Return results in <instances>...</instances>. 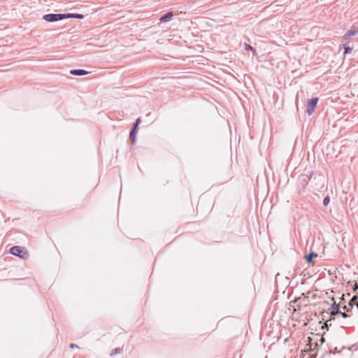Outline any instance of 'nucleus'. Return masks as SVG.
Returning <instances> with one entry per match:
<instances>
[{
    "mask_svg": "<svg viewBox=\"0 0 358 358\" xmlns=\"http://www.w3.org/2000/svg\"><path fill=\"white\" fill-rule=\"evenodd\" d=\"M69 73L71 75L76 76H82L88 73V72L84 69H72Z\"/></svg>",
    "mask_w": 358,
    "mask_h": 358,
    "instance_id": "nucleus-7",
    "label": "nucleus"
},
{
    "mask_svg": "<svg viewBox=\"0 0 358 358\" xmlns=\"http://www.w3.org/2000/svg\"><path fill=\"white\" fill-rule=\"evenodd\" d=\"M358 34V29H355L354 27L349 29L343 36L345 39L350 38L352 36H355Z\"/></svg>",
    "mask_w": 358,
    "mask_h": 358,
    "instance_id": "nucleus-8",
    "label": "nucleus"
},
{
    "mask_svg": "<svg viewBox=\"0 0 358 358\" xmlns=\"http://www.w3.org/2000/svg\"><path fill=\"white\" fill-rule=\"evenodd\" d=\"M10 253L22 259H26L28 257V252L24 250L23 247L19 245L13 246L10 249Z\"/></svg>",
    "mask_w": 358,
    "mask_h": 358,
    "instance_id": "nucleus-2",
    "label": "nucleus"
},
{
    "mask_svg": "<svg viewBox=\"0 0 358 358\" xmlns=\"http://www.w3.org/2000/svg\"><path fill=\"white\" fill-rule=\"evenodd\" d=\"M319 99L317 97H314L310 99H308L307 105H306V113L308 115L313 114L315 111V107L318 102Z\"/></svg>",
    "mask_w": 358,
    "mask_h": 358,
    "instance_id": "nucleus-4",
    "label": "nucleus"
},
{
    "mask_svg": "<svg viewBox=\"0 0 358 358\" xmlns=\"http://www.w3.org/2000/svg\"><path fill=\"white\" fill-rule=\"evenodd\" d=\"M141 118H137L135 122L134 123L131 129H135L136 130H138V127L139 124L141 123Z\"/></svg>",
    "mask_w": 358,
    "mask_h": 358,
    "instance_id": "nucleus-16",
    "label": "nucleus"
},
{
    "mask_svg": "<svg viewBox=\"0 0 358 358\" xmlns=\"http://www.w3.org/2000/svg\"><path fill=\"white\" fill-rule=\"evenodd\" d=\"M353 290H354L355 292H357V291H358V284H357V282H356V283H355V287H354V288H353Z\"/></svg>",
    "mask_w": 358,
    "mask_h": 358,
    "instance_id": "nucleus-20",
    "label": "nucleus"
},
{
    "mask_svg": "<svg viewBox=\"0 0 358 358\" xmlns=\"http://www.w3.org/2000/svg\"><path fill=\"white\" fill-rule=\"evenodd\" d=\"M329 310H331V312H330L331 317H330L329 320H334L335 319L334 317L341 313L340 306L338 303H336L335 301L332 303Z\"/></svg>",
    "mask_w": 358,
    "mask_h": 358,
    "instance_id": "nucleus-5",
    "label": "nucleus"
},
{
    "mask_svg": "<svg viewBox=\"0 0 358 358\" xmlns=\"http://www.w3.org/2000/svg\"><path fill=\"white\" fill-rule=\"evenodd\" d=\"M70 348H71V349H73V348H78V346H77V345H76V344H74V343H71V344H70Z\"/></svg>",
    "mask_w": 358,
    "mask_h": 358,
    "instance_id": "nucleus-21",
    "label": "nucleus"
},
{
    "mask_svg": "<svg viewBox=\"0 0 358 358\" xmlns=\"http://www.w3.org/2000/svg\"><path fill=\"white\" fill-rule=\"evenodd\" d=\"M174 14L172 11L167 12L159 17V22L162 23L167 22L172 20Z\"/></svg>",
    "mask_w": 358,
    "mask_h": 358,
    "instance_id": "nucleus-6",
    "label": "nucleus"
},
{
    "mask_svg": "<svg viewBox=\"0 0 358 358\" xmlns=\"http://www.w3.org/2000/svg\"><path fill=\"white\" fill-rule=\"evenodd\" d=\"M338 314L341 315L344 318H346V317H349V315H348L345 312H341V313H338Z\"/></svg>",
    "mask_w": 358,
    "mask_h": 358,
    "instance_id": "nucleus-19",
    "label": "nucleus"
},
{
    "mask_svg": "<svg viewBox=\"0 0 358 358\" xmlns=\"http://www.w3.org/2000/svg\"><path fill=\"white\" fill-rule=\"evenodd\" d=\"M66 19L76 18V19H83L84 15L79 13H65Z\"/></svg>",
    "mask_w": 358,
    "mask_h": 358,
    "instance_id": "nucleus-9",
    "label": "nucleus"
},
{
    "mask_svg": "<svg viewBox=\"0 0 358 358\" xmlns=\"http://www.w3.org/2000/svg\"><path fill=\"white\" fill-rule=\"evenodd\" d=\"M320 342H321V343H324V338L323 337H322V338H320Z\"/></svg>",
    "mask_w": 358,
    "mask_h": 358,
    "instance_id": "nucleus-22",
    "label": "nucleus"
},
{
    "mask_svg": "<svg viewBox=\"0 0 358 358\" xmlns=\"http://www.w3.org/2000/svg\"><path fill=\"white\" fill-rule=\"evenodd\" d=\"M65 19V13H49L43 16V20L48 22H58Z\"/></svg>",
    "mask_w": 358,
    "mask_h": 358,
    "instance_id": "nucleus-1",
    "label": "nucleus"
},
{
    "mask_svg": "<svg viewBox=\"0 0 358 358\" xmlns=\"http://www.w3.org/2000/svg\"><path fill=\"white\" fill-rule=\"evenodd\" d=\"M343 310H348V308H347V306H344L343 307Z\"/></svg>",
    "mask_w": 358,
    "mask_h": 358,
    "instance_id": "nucleus-24",
    "label": "nucleus"
},
{
    "mask_svg": "<svg viewBox=\"0 0 358 358\" xmlns=\"http://www.w3.org/2000/svg\"><path fill=\"white\" fill-rule=\"evenodd\" d=\"M313 174V171H308V173L301 174L299 177V182L302 186L303 188H305L308 185L309 181L312 178Z\"/></svg>",
    "mask_w": 358,
    "mask_h": 358,
    "instance_id": "nucleus-3",
    "label": "nucleus"
},
{
    "mask_svg": "<svg viewBox=\"0 0 358 358\" xmlns=\"http://www.w3.org/2000/svg\"><path fill=\"white\" fill-rule=\"evenodd\" d=\"M357 294H358V290H357Z\"/></svg>",
    "mask_w": 358,
    "mask_h": 358,
    "instance_id": "nucleus-25",
    "label": "nucleus"
},
{
    "mask_svg": "<svg viewBox=\"0 0 358 358\" xmlns=\"http://www.w3.org/2000/svg\"><path fill=\"white\" fill-rule=\"evenodd\" d=\"M344 48V55H348L352 52V48L350 47L348 44H345L343 45Z\"/></svg>",
    "mask_w": 358,
    "mask_h": 358,
    "instance_id": "nucleus-12",
    "label": "nucleus"
},
{
    "mask_svg": "<svg viewBox=\"0 0 358 358\" xmlns=\"http://www.w3.org/2000/svg\"><path fill=\"white\" fill-rule=\"evenodd\" d=\"M122 352V348H115L113 349L111 352H110V355L111 356H113L116 354H118V353H121Z\"/></svg>",
    "mask_w": 358,
    "mask_h": 358,
    "instance_id": "nucleus-14",
    "label": "nucleus"
},
{
    "mask_svg": "<svg viewBox=\"0 0 358 358\" xmlns=\"http://www.w3.org/2000/svg\"><path fill=\"white\" fill-rule=\"evenodd\" d=\"M137 130L135 129H131L129 132V138L131 140V144L134 145L136 142V136Z\"/></svg>",
    "mask_w": 358,
    "mask_h": 358,
    "instance_id": "nucleus-11",
    "label": "nucleus"
},
{
    "mask_svg": "<svg viewBox=\"0 0 358 358\" xmlns=\"http://www.w3.org/2000/svg\"><path fill=\"white\" fill-rule=\"evenodd\" d=\"M245 49L247 50H251L253 52V55H256V50L254 48H252L250 45L245 43Z\"/></svg>",
    "mask_w": 358,
    "mask_h": 358,
    "instance_id": "nucleus-15",
    "label": "nucleus"
},
{
    "mask_svg": "<svg viewBox=\"0 0 358 358\" xmlns=\"http://www.w3.org/2000/svg\"><path fill=\"white\" fill-rule=\"evenodd\" d=\"M341 352V350H338L337 347L334 348L333 350H329V353H340Z\"/></svg>",
    "mask_w": 358,
    "mask_h": 358,
    "instance_id": "nucleus-18",
    "label": "nucleus"
},
{
    "mask_svg": "<svg viewBox=\"0 0 358 358\" xmlns=\"http://www.w3.org/2000/svg\"><path fill=\"white\" fill-rule=\"evenodd\" d=\"M324 327L328 329V326H327V322L324 323V326H323L322 327L324 328Z\"/></svg>",
    "mask_w": 358,
    "mask_h": 358,
    "instance_id": "nucleus-23",
    "label": "nucleus"
},
{
    "mask_svg": "<svg viewBox=\"0 0 358 358\" xmlns=\"http://www.w3.org/2000/svg\"><path fill=\"white\" fill-rule=\"evenodd\" d=\"M317 256V255L315 252H310L308 255L305 256L306 262L308 264L313 263V259L314 257H316Z\"/></svg>",
    "mask_w": 358,
    "mask_h": 358,
    "instance_id": "nucleus-10",
    "label": "nucleus"
},
{
    "mask_svg": "<svg viewBox=\"0 0 358 358\" xmlns=\"http://www.w3.org/2000/svg\"><path fill=\"white\" fill-rule=\"evenodd\" d=\"M329 201H330V198L329 196H327L326 197H324V199H323L324 206H327L329 203Z\"/></svg>",
    "mask_w": 358,
    "mask_h": 358,
    "instance_id": "nucleus-17",
    "label": "nucleus"
},
{
    "mask_svg": "<svg viewBox=\"0 0 358 358\" xmlns=\"http://www.w3.org/2000/svg\"><path fill=\"white\" fill-rule=\"evenodd\" d=\"M358 296H354L352 299L350 300L349 305L352 307V304H356L358 307V302H357Z\"/></svg>",
    "mask_w": 358,
    "mask_h": 358,
    "instance_id": "nucleus-13",
    "label": "nucleus"
}]
</instances>
